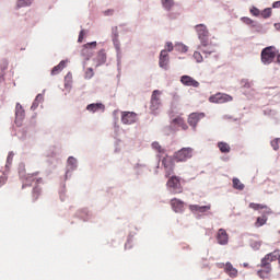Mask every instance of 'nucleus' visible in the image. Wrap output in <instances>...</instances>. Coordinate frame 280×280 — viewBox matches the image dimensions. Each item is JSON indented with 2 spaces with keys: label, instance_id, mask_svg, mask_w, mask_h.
Masks as SVG:
<instances>
[{
  "label": "nucleus",
  "instance_id": "nucleus-42",
  "mask_svg": "<svg viewBox=\"0 0 280 280\" xmlns=\"http://www.w3.org/2000/svg\"><path fill=\"white\" fill-rule=\"evenodd\" d=\"M7 182L8 178H5V176H0V187H3V185H5Z\"/></svg>",
  "mask_w": 280,
  "mask_h": 280
},
{
  "label": "nucleus",
  "instance_id": "nucleus-30",
  "mask_svg": "<svg viewBox=\"0 0 280 280\" xmlns=\"http://www.w3.org/2000/svg\"><path fill=\"white\" fill-rule=\"evenodd\" d=\"M161 2L165 10H172L174 8V0H161Z\"/></svg>",
  "mask_w": 280,
  "mask_h": 280
},
{
  "label": "nucleus",
  "instance_id": "nucleus-2",
  "mask_svg": "<svg viewBox=\"0 0 280 280\" xmlns=\"http://www.w3.org/2000/svg\"><path fill=\"white\" fill-rule=\"evenodd\" d=\"M272 261H277L276 256H270L266 254L264 258H261L260 264L257 266L259 268L257 270V275L260 279H270V275H272Z\"/></svg>",
  "mask_w": 280,
  "mask_h": 280
},
{
  "label": "nucleus",
  "instance_id": "nucleus-20",
  "mask_svg": "<svg viewBox=\"0 0 280 280\" xmlns=\"http://www.w3.org/2000/svg\"><path fill=\"white\" fill-rule=\"evenodd\" d=\"M36 176H38V173L27 175L26 185H32V183H36V185H40V183H43V178L40 177L38 178Z\"/></svg>",
  "mask_w": 280,
  "mask_h": 280
},
{
  "label": "nucleus",
  "instance_id": "nucleus-21",
  "mask_svg": "<svg viewBox=\"0 0 280 280\" xmlns=\"http://www.w3.org/2000/svg\"><path fill=\"white\" fill-rule=\"evenodd\" d=\"M67 67V62L65 60L60 61L58 66H55L51 70V75H58Z\"/></svg>",
  "mask_w": 280,
  "mask_h": 280
},
{
  "label": "nucleus",
  "instance_id": "nucleus-37",
  "mask_svg": "<svg viewBox=\"0 0 280 280\" xmlns=\"http://www.w3.org/2000/svg\"><path fill=\"white\" fill-rule=\"evenodd\" d=\"M94 73H93V69L89 68L85 72V78H88V80H91V78H93Z\"/></svg>",
  "mask_w": 280,
  "mask_h": 280
},
{
  "label": "nucleus",
  "instance_id": "nucleus-33",
  "mask_svg": "<svg viewBox=\"0 0 280 280\" xmlns=\"http://www.w3.org/2000/svg\"><path fill=\"white\" fill-rule=\"evenodd\" d=\"M260 14L262 19H270V16H272V9L267 8Z\"/></svg>",
  "mask_w": 280,
  "mask_h": 280
},
{
  "label": "nucleus",
  "instance_id": "nucleus-6",
  "mask_svg": "<svg viewBox=\"0 0 280 280\" xmlns=\"http://www.w3.org/2000/svg\"><path fill=\"white\" fill-rule=\"evenodd\" d=\"M166 187L171 189L173 194H183V186L180 185V178L177 176H172L167 183Z\"/></svg>",
  "mask_w": 280,
  "mask_h": 280
},
{
  "label": "nucleus",
  "instance_id": "nucleus-4",
  "mask_svg": "<svg viewBox=\"0 0 280 280\" xmlns=\"http://www.w3.org/2000/svg\"><path fill=\"white\" fill-rule=\"evenodd\" d=\"M260 58L264 65H272L275 58H277V48L275 46L264 48Z\"/></svg>",
  "mask_w": 280,
  "mask_h": 280
},
{
  "label": "nucleus",
  "instance_id": "nucleus-7",
  "mask_svg": "<svg viewBox=\"0 0 280 280\" xmlns=\"http://www.w3.org/2000/svg\"><path fill=\"white\" fill-rule=\"evenodd\" d=\"M150 110L156 113L161 108V91L154 90L151 95Z\"/></svg>",
  "mask_w": 280,
  "mask_h": 280
},
{
  "label": "nucleus",
  "instance_id": "nucleus-12",
  "mask_svg": "<svg viewBox=\"0 0 280 280\" xmlns=\"http://www.w3.org/2000/svg\"><path fill=\"white\" fill-rule=\"evenodd\" d=\"M171 207L175 213H183L185 211V202L180 199H171Z\"/></svg>",
  "mask_w": 280,
  "mask_h": 280
},
{
  "label": "nucleus",
  "instance_id": "nucleus-9",
  "mask_svg": "<svg viewBox=\"0 0 280 280\" xmlns=\"http://www.w3.org/2000/svg\"><path fill=\"white\" fill-rule=\"evenodd\" d=\"M121 122L126 126H130L137 122V113L135 112H121Z\"/></svg>",
  "mask_w": 280,
  "mask_h": 280
},
{
  "label": "nucleus",
  "instance_id": "nucleus-14",
  "mask_svg": "<svg viewBox=\"0 0 280 280\" xmlns=\"http://www.w3.org/2000/svg\"><path fill=\"white\" fill-rule=\"evenodd\" d=\"M217 241L221 246H226V244H229V233H226V230L220 229L218 231Z\"/></svg>",
  "mask_w": 280,
  "mask_h": 280
},
{
  "label": "nucleus",
  "instance_id": "nucleus-45",
  "mask_svg": "<svg viewBox=\"0 0 280 280\" xmlns=\"http://www.w3.org/2000/svg\"><path fill=\"white\" fill-rule=\"evenodd\" d=\"M272 8H280V1L273 2Z\"/></svg>",
  "mask_w": 280,
  "mask_h": 280
},
{
  "label": "nucleus",
  "instance_id": "nucleus-1",
  "mask_svg": "<svg viewBox=\"0 0 280 280\" xmlns=\"http://www.w3.org/2000/svg\"><path fill=\"white\" fill-rule=\"evenodd\" d=\"M195 30L198 34L199 40H201V45L198 47L199 51L202 54H213L215 51L213 47H209V30L207 28V25L205 24H197L195 26Z\"/></svg>",
  "mask_w": 280,
  "mask_h": 280
},
{
  "label": "nucleus",
  "instance_id": "nucleus-18",
  "mask_svg": "<svg viewBox=\"0 0 280 280\" xmlns=\"http://www.w3.org/2000/svg\"><path fill=\"white\" fill-rule=\"evenodd\" d=\"M249 209H254V211H259V210L264 209L265 213H267V214L272 213V210H270V208L268 206L261 205V203L252 202V203H249Z\"/></svg>",
  "mask_w": 280,
  "mask_h": 280
},
{
  "label": "nucleus",
  "instance_id": "nucleus-31",
  "mask_svg": "<svg viewBox=\"0 0 280 280\" xmlns=\"http://www.w3.org/2000/svg\"><path fill=\"white\" fill-rule=\"evenodd\" d=\"M18 8H27V5H32V0H18Z\"/></svg>",
  "mask_w": 280,
  "mask_h": 280
},
{
  "label": "nucleus",
  "instance_id": "nucleus-16",
  "mask_svg": "<svg viewBox=\"0 0 280 280\" xmlns=\"http://www.w3.org/2000/svg\"><path fill=\"white\" fill-rule=\"evenodd\" d=\"M189 209L192 213H207V211H211V205H207V206L190 205Z\"/></svg>",
  "mask_w": 280,
  "mask_h": 280
},
{
  "label": "nucleus",
  "instance_id": "nucleus-13",
  "mask_svg": "<svg viewBox=\"0 0 280 280\" xmlns=\"http://www.w3.org/2000/svg\"><path fill=\"white\" fill-rule=\"evenodd\" d=\"M180 82L184 86H192L194 89H198V86H200V82L196 81V79L190 75H182Z\"/></svg>",
  "mask_w": 280,
  "mask_h": 280
},
{
  "label": "nucleus",
  "instance_id": "nucleus-26",
  "mask_svg": "<svg viewBox=\"0 0 280 280\" xmlns=\"http://www.w3.org/2000/svg\"><path fill=\"white\" fill-rule=\"evenodd\" d=\"M97 67H100V65H104L106 62V52L104 50L98 51L97 54Z\"/></svg>",
  "mask_w": 280,
  "mask_h": 280
},
{
  "label": "nucleus",
  "instance_id": "nucleus-36",
  "mask_svg": "<svg viewBox=\"0 0 280 280\" xmlns=\"http://www.w3.org/2000/svg\"><path fill=\"white\" fill-rule=\"evenodd\" d=\"M176 48L178 49V51H182L183 54L187 52V46L183 44H178Z\"/></svg>",
  "mask_w": 280,
  "mask_h": 280
},
{
  "label": "nucleus",
  "instance_id": "nucleus-22",
  "mask_svg": "<svg viewBox=\"0 0 280 280\" xmlns=\"http://www.w3.org/2000/svg\"><path fill=\"white\" fill-rule=\"evenodd\" d=\"M15 117L16 119H23V117H25V109H23V106L20 105V103L15 106Z\"/></svg>",
  "mask_w": 280,
  "mask_h": 280
},
{
  "label": "nucleus",
  "instance_id": "nucleus-17",
  "mask_svg": "<svg viewBox=\"0 0 280 280\" xmlns=\"http://www.w3.org/2000/svg\"><path fill=\"white\" fill-rule=\"evenodd\" d=\"M170 62V55L167 54V50H162L160 52V61H159V66L162 69H167V63Z\"/></svg>",
  "mask_w": 280,
  "mask_h": 280
},
{
  "label": "nucleus",
  "instance_id": "nucleus-5",
  "mask_svg": "<svg viewBox=\"0 0 280 280\" xmlns=\"http://www.w3.org/2000/svg\"><path fill=\"white\" fill-rule=\"evenodd\" d=\"M218 268H223L225 275H228V277H230V279H237V277H240V271L237 270V268L233 267V264L231 262H220L218 264Z\"/></svg>",
  "mask_w": 280,
  "mask_h": 280
},
{
  "label": "nucleus",
  "instance_id": "nucleus-34",
  "mask_svg": "<svg viewBox=\"0 0 280 280\" xmlns=\"http://www.w3.org/2000/svg\"><path fill=\"white\" fill-rule=\"evenodd\" d=\"M194 58H195L196 62H202V54H200V51H195Z\"/></svg>",
  "mask_w": 280,
  "mask_h": 280
},
{
  "label": "nucleus",
  "instance_id": "nucleus-35",
  "mask_svg": "<svg viewBox=\"0 0 280 280\" xmlns=\"http://www.w3.org/2000/svg\"><path fill=\"white\" fill-rule=\"evenodd\" d=\"M241 21L245 23V25H253L255 23L250 18H242Z\"/></svg>",
  "mask_w": 280,
  "mask_h": 280
},
{
  "label": "nucleus",
  "instance_id": "nucleus-3",
  "mask_svg": "<svg viewBox=\"0 0 280 280\" xmlns=\"http://www.w3.org/2000/svg\"><path fill=\"white\" fill-rule=\"evenodd\" d=\"M194 156V149L192 148H182L180 150L176 151L173 154V161L176 163H185L189 161Z\"/></svg>",
  "mask_w": 280,
  "mask_h": 280
},
{
  "label": "nucleus",
  "instance_id": "nucleus-32",
  "mask_svg": "<svg viewBox=\"0 0 280 280\" xmlns=\"http://www.w3.org/2000/svg\"><path fill=\"white\" fill-rule=\"evenodd\" d=\"M39 102H43V95L38 94L35 98V101L33 102V105H32V110H36V108H38V103Z\"/></svg>",
  "mask_w": 280,
  "mask_h": 280
},
{
  "label": "nucleus",
  "instance_id": "nucleus-25",
  "mask_svg": "<svg viewBox=\"0 0 280 280\" xmlns=\"http://www.w3.org/2000/svg\"><path fill=\"white\" fill-rule=\"evenodd\" d=\"M173 124H175L176 126H179L183 130H187V124L185 122V119H183L182 117H177L175 119H173Z\"/></svg>",
  "mask_w": 280,
  "mask_h": 280
},
{
  "label": "nucleus",
  "instance_id": "nucleus-10",
  "mask_svg": "<svg viewBox=\"0 0 280 280\" xmlns=\"http://www.w3.org/2000/svg\"><path fill=\"white\" fill-rule=\"evenodd\" d=\"M162 164L165 170V177L170 178V176L174 174V160H172V158H164Z\"/></svg>",
  "mask_w": 280,
  "mask_h": 280
},
{
  "label": "nucleus",
  "instance_id": "nucleus-15",
  "mask_svg": "<svg viewBox=\"0 0 280 280\" xmlns=\"http://www.w3.org/2000/svg\"><path fill=\"white\" fill-rule=\"evenodd\" d=\"M200 119H205V113H192L188 117V124L189 126H192V128H196Z\"/></svg>",
  "mask_w": 280,
  "mask_h": 280
},
{
  "label": "nucleus",
  "instance_id": "nucleus-24",
  "mask_svg": "<svg viewBox=\"0 0 280 280\" xmlns=\"http://www.w3.org/2000/svg\"><path fill=\"white\" fill-rule=\"evenodd\" d=\"M42 189L38 186H35L32 191V201L36 202L40 198Z\"/></svg>",
  "mask_w": 280,
  "mask_h": 280
},
{
  "label": "nucleus",
  "instance_id": "nucleus-23",
  "mask_svg": "<svg viewBox=\"0 0 280 280\" xmlns=\"http://www.w3.org/2000/svg\"><path fill=\"white\" fill-rule=\"evenodd\" d=\"M218 148L223 154H229V152H231V145L226 142H218Z\"/></svg>",
  "mask_w": 280,
  "mask_h": 280
},
{
  "label": "nucleus",
  "instance_id": "nucleus-11",
  "mask_svg": "<svg viewBox=\"0 0 280 280\" xmlns=\"http://www.w3.org/2000/svg\"><path fill=\"white\" fill-rule=\"evenodd\" d=\"M97 47V42H91L85 45H83V49L81 51L82 56H85L86 60H90V58L93 56V50Z\"/></svg>",
  "mask_w": 280,
  "mask_h": 280
},
{
  "label": "nucleus",
  "instance_id": "nucleus-27",
  "mask_svg": "<svg viewBox=\"0 0 280 280\" xmlns=\"http://www.w3.org/2000/svg\"><path fill=\"white\" fill-rule=\"evenodd\" d=\"M232 183H233L234 189H238V191H243V189H244V184H242V182L240 180V178H233V179H232Z\"/></svg>",
  "mask_w": 280,
  "mask_h": 280
},
{
  "label": "nucleus",
  "instance_id": "nucleus-40",
  "mask_svg": "<svg viewBox=\"0 0 280 280\" xmlns=\"http://www.w3.org/2000/svg\"><path fill=\"white\" fill-rule=\"evenodd\" d=\"M166 49H167V51H173L174 50V45L172 44V42L166 43Z\"/></svg>",
  "mask_w": 280,
  "mask_h": 280
},
{
  "label": "nucleus",
  "instance_id": "nucleus-39",
  "mask_svg": "<svg viewBox=\"0 0 280 280\" xmlns=\"http://www.w3.org/2000/svg\"><path fill=\"white\" fill-rule=\"evenodd\" d=\"M271 147L273 148V150H278L279 149V139L272 140Z\"/></svg>",
  "mask_w": 280,
  "mask_h": 280
},
{
  "label": "nucleus",
  "instance_id": "nucleus-41",
  "mask_svg": "<svg viewBox=\"0 0 280 280\" xmlns=\"http://www.w3.org/2000/svg\"><path fill=\"white\" fill-rule=\"evenodd\" d=\"M14 159V153H9L8 158H7V163L11 164L12 160Z\"/></svg>",
  "mask_w": 280,
  "mask_h": 280
},
{
  "label": "nucleus",
  "instance_id": "nucleus-19",
  "mask_svg": "<svg viewBox=\"0 0 280 280\" xmlns=\"http://www.w3.org/2000/svg\"><path fill=\"white\" fill-rule=\"evenodd\" d=\"M106 106L102 103H93L86 106V110L90 113H97V110H105Z\"/></svg>",
  "mask_w": 280,
  "mask_h": 280
},
{
  "label": "nucleus",
  "instance_id": "nucleus-47",
  "mask_svg": "<svg viewBox=\"0 0 280 280\" xmlns=\"http://www.w3.org/2000/svg\"><path fill=\"white\" fill-rule=\"evenodd\" d=\"M244 267L247 268V267H248V264H244Z\"/></svg>",
  "mask_w": 280,
  "mask_h": 280
},
{
  "label": "nucleus",
  "instance_id": "nucleus-43",
  "mask_svg": "<svg viewBox=\"0 0 280 280\" xmlns=\"http://www.w3.org/2000/svg\"><path fill=\"white\" fill-rule=\"evenodd\" d=\"M250 12H252V14H253L254 16H259V9L254 8V9L250 10Z\"/></svg>",
  "mask_w": 280,
  "mask_h": 280
},
{
  "label": "nucleus",
  "instance_id": "nucleus-29",
  "mask_svg": "<svg viewBox=\"0 0 280 280\" xmlns=\"http://www.w3.org/2000/svg\"><path fill=\"white\" fill-rule=\"evenodd\" d=\"M152 149L155 150V152H158L159 154H165V149H163V147H161L159 142H153Z\"/></svg>",
  "mask_w": 280,
  "mask_h": 280
},
{
  "label": "nucleus",
  "instance_id": "nucleus-38",
  "mask_svg": "<svg viewBox=\"0 0 280 280\" xmlns=\"http://www.w3.org/2000/svg\"><path fill=\"white\" fill-rule=\"evenodd\" d=\"M86 32L84 30H82L79 34V38H78V43H82V40H84V36H85Z\"/></svg>",
  "mask_w": 280,
  "mask_h": 280
},
{
  "label": "nucleus",
  "instance_id": "nucleus-28",
  "mask_svg": "<svg viewBox=\"0 0 280 280\" xmlns=\"http://www.w3.org/2000/svg\"><path fill=\"white\" fill-rule=\"evenodd\" d=\"M266 222H268V218L266 215L258 217L255 222V226H257V229H259V226H264V224H266Z\"/></svg>",
  "mask_w": 280,
  "mask_h": 280
},
{
  "label": "nucleus",
  "instance_id": "nucleus-46",
  "mask_svg": "<svg viewBox=\"0 0 280 280\" xmlns=\"http://www.w3.org/2000/svg\"><path fill=\"white\" fill-rule=\"evenodd\" d=\"M277 62L280 63V54L277 56Z\"/></svg>",
  "mask_w": 280,
  "mask_h": 280
},
{
  "label": "nucleus",
  "instance_id": "nucleus-8",
  "mask_svg": "<svg viewBox=\"0 0 280 280\" xmlns=\"http://www.w3.org/2000/svg\"><path fill=\"white\" fill-rule=\"evenodd\" d=\"M209 102L212 104H224L226 102H233V96L225 93H217L209 97Z\"/></svg>",
  "mask_w": 280,
  "mask_h": 280
},
{
  "label": "nucleus",
  "instance_id": "nucleus-44",
  "mask_svg": "<svg viewBox=\"0 0 280 280\" xmlns=\"http://www.w3.org/2000/svg\"><path fill=\"white\" fill-rule=\"evenodd\" d=\"M68 163H69L70 165H75V163H77L75 158L70 156V158L68 159Z\"/></svg>",
  "mask_w": 280,
  "mask_h": 280
}]
</instances>
